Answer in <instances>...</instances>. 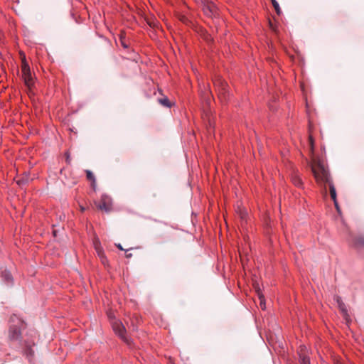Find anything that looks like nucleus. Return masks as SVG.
<instances>
[{"label":"nucleus","instance_id":"f257e3e1","mask_svg":"<svg viewBox=\"0 0 364 364\" xmlns=\"http://www.w3.org/2000/svg\"><path fill=\"white\" fill-rule=\"evenodd\" d=\"M311 168L316 182L320 185L328 184L330 195L333 200H336V188L331 181L329 172L324 164L318 159H312Z\"/></svg>","mask_w":364,"mask_h":364},{"label":"nucleus","instance_id":"f03ea898","mask_svg":"<svg viewBox=\"0 0 364 364\" xmlns=\"http://www.w3.org/2000/svg\"><path fill=\"white\" fill-rule=\"evenodd\" d=\"M203 11L207 16L215 18L219 16V10L215 4L210 0H204L202 1Z\"/></svg>","mask_w":364,"mask_h":364},{"label":"nucleus","instance_id":"7ed1b4c3","mask_svg":"<svg viewBox=\"0 0 364 364\" xmlns=\"http://www.w3.org/2000/svg\"><path fill=\"white\" fill-rule=\"evenodd\" d=\"M21 70L24 83L28 87L29 92H31L32 90V86L33 85V79L30 71V68L25 62H23Z\"/></svg>","mask_w":364,"mask_h":364},{"label":"nucleus","instance_id":"20e7f679","mask_svg":"<svg viewBox=\"0 0 364 364\" xmlns=\"http://www.w3.org/2000/svg\"><path fill=\"white\" fill-rule=\"evenodd\" d=\"M97 208L106 213H109L112 209V202L109 196L102 195L100 203L95 202Z\"/></svg>","mask_w":364,"mask_h":364},{"label":"nucleus","instance_id":"39448f33","mask_svg":"<svg viewBox=\"0 0 364 364\" xmlns=\"http://www.w3.org/2000/svg\"><path fill=\"white\" fill-rule=\"evenodd\" d=\"M214 85L218 92L219 97H223L224 100H226V94L228 92V84L226 82L218 78L214 81Z\"/></svg>","mask_w":364,"mask_h":364},{"label":"nucleus","instance_id":"423d86ee","mask_svg":"<svg viewBox=\"0 0 364 364\" xmlns=\"http://www.w3.org/2000/svg\"><path fill=\"white\" fill-rule=\"evenodd\" d=\"M112 328L114 332L119 335L124 341L127 342V338L124 336L125 328L122 323L119 321H115L112 324Z\"/></svg>","mask_w":364,"mask_h":364},{"label":"nucleus","instance_id":"0eeeda50","mask_svg":"<svg viewBox=\"0 0 364 364\" xmlns=\"http://www.w3.org/2000/svg\"><path fill=\"white\" fill-rule=\"evenodd\" d=\"M334 300L336 301V303L338 304V307L339 308V309L341 311L344 318L346 319H348V310L346 309L345 304L343 302L341 298L339 296H335Z\"/></svg>","mask_w":364,"mask_h":364},{"label":"nucleus","instance_id":"6e6552de","mask_svg":"<svg viewBox=\"0 0 364 364\" xmlns=\"http://www.w3.org/2000/svg\"><path fill=\"white\" fill-rule=\"evenodd\" d=\"M299 355L301 364H310V360L307 355V350L306 346L300 347Z\"/></svg>","mask_w":364,"mask_h":364},{"label":"nucleus","instance_id":"1a4fd4ad","mask_svg":"<svg viewBox=\"0 0 364 364\" xmlns=\"http://www.w3.org/2000/svg\"><path fill=\"white\" fill-rule=\"evenodd\" d=\"M1 279H3L6 282V286L8 288L11 287L14 284L13 277L9 272L5 271L1 274Z\"/></svg>","mask_w":364,"mask_h":364},{"label":"nucleus","instance_id":"9d476101","mask_svg":"<svg viewBox=\"0 0 364 364\" xmlns=\"http://www.w3.org/2000/svg\"><path fill=\"white\" fill-rule=\"evenodd\" d=\"M255 288H256V291H257L258 299L259 300V306L262 310H264L266 309L264 297L263 294H262L259 288H258V287H255Z\"/></svg>","mask_w":364,"mask_h":364},{"label":"nucleus","instance_id":"9b49d317","mask_svg":"<svg viewBox=\"0 0 364 364\" xmlns=\"http://www.w3.org/2000/svg\"><path fill=\"white\" fill-rule=\"evenodd\" d=\"M353 242L357 247H364V235H358L353 238Z\"/></svg>","mask_w":364,"mask_h":364},{"label":"nucleus","instance_id":"f8f14e48","mask_svg":"<svg viewBox=\"0 0 364 364\" xmlns=\"http://www.w3.org/2000/svg\"><path fill=\"white\" fill-rule=\"evenodd\" d=\"M158 102L163 106L166 107H171V105L166 97H164L162 98H159Z\"/></svg>","mask_w":364,"mask_h":364},{"label":"nucleus","instance_id":"ddd939ff","mask_svg":"<svg viewBox=\"0 0 364 364\" xmlns=\"http://www.w3.org/2000/svg\"><path fill=\"white\" fill-rule=\"evenodd\" d=\"M271 1H272V5H273L277 14L279 15L281 14V9L279 7L278 2L276 0H271Z\"/></svg>","mask_w":364,"mask_h":364},{"label":"nucleus","instance_id":"4468645a","mask_svg":"<svg viewBox=\"0 0 364 364\" xmlns=\"http://www.w3.org/2000/svg\"><path fill=\"white\" fill-rule=\"evenodd\" d=\"M86 176H87V178L88 180L92 181L93 183L95 182V176L90 171H89V170L86 171Z\"/></svg>","mask_w":364,"mask_h":364},{"label":"nucleus","instance_id":"2eb2a0df","mask_svg":"<svg viewBox=\"0 0 364 364\" xmlns=\"http://www.w3.org/2000/svg\"><path fill=\"white\" fill-rule=\"evenodd\" d=\"M95 250L99 257H103L105 253L102 247L95 248Z\"/></svg>","mask_w":364,"mask_h":364},{"label":"nucleus","instance_id":"dca6fc26","mask_svg":"<svg viewBox=\"0 0 364 364\" xmlns=\"http://www.w3.org/2000/svg\"><path fill=\"white\" fill-rule=\"evenodd\" d=\"M18 333H19V331H18V329L17 328H15L14 329V332H13V334H12V336H11V338H12L13 339H16V338H18Z\"/></svg>","mask_w":364,"mask_h":364},{"label":"nucleus","instance_id":"f3484780","mask_svg":"<svg viewBox=\"0 0 364 364\" xmlns=\"http://www.w3.org/2000/svg\"><path fill=\"white\" fill-rule=\"evenodd\" d=\"M120 43L124 48H128V45L126 43L125 38L122 35L120 36Z\"/></svg>","mask_w":364,"mask_h":364},{"label":"nucleus","instance_id":"a211bd4d","mask_svg":"<svg viewBox=\"0 0 364 364\" xmlns=\"http://www.w3.org/2000/svg\"><path fill=\"white\" fill-rule=\"evenodd\" d=\"M309 141L311 151L313 152V151H314V139L311 136H309Z\"/></svg>","mask_w":364,"mask_h":364},{"label":"nucleus","instance_id":"6ab92c4d","mask_svg":"<svg viewBox=\"0 0 364 364\" xmlns=\"http://www.w3.org/2000/svg\"><path fill=\"white\" fill-rule=\"evenodd\" d=\"M178 18H179V20L181 21H182L184 23H188V18L185 16H183V15H180Z\"/></svg>","mask_w":364,"mask_h":364},{"label":"nucleus","instance_id":"aec40b11","mask_svg":"<svg viewBox=\"0 0 364 364\" xmlns=\"http://www.w3.org/2000/svg\"><path fill=\"white\" fill-rule=\"evenodd\" d=\"M94 247H95V249L97 248V247H101L100 242L98 239H96L94 241Z\"/></svg>","mask_w":364,"mask_h":364},{"label":"nucleus","instance_id":"412c9836","mask_svg":"<svg viewBox=\"0 0 364 364\" xmlns=\"http://www.w3.org/2000/svg\"><path fill=\"white\" fill-rule=\"evenodd\" d=\"M100 259L103 264L105 265L107 263V259L105 254L103 255V257H100Z\"/></svg>","mask_w":364,"mask_h":364},{"label":"nucleus","instance_id":"4be33fe9","mask_svg":"<svg viewBox=\"0 0 364 364\" xmlns=\"http://www.w3.org/2000/svg\"><path fill=\"white\" fill-rule=\"evenodd\" d=\"M294 183L296 186H300L301 184V181L300 178H294Z\"/></svg>","mask_w":364,"mask_h":364},{"label":"nucleus","instance_id":"5701e85b","mask_svg":"<svg viewBox=\"0 0 364 364\" xmlns=\"http://www.w3.org/2000/svg\"><path fill=\"white\" fill-rule=\"evenodd\" d=\"M334 205H335V207H336V210H338V212H339L340 211V208H339L337 200H336V202H334Z\"/></svg>","mask_w":364,"mask_h":364},{"label":"nucleus","instance_id":"b1692460","mask_svg":"<svg viewBox=\"0 0 364 364\" xmlns=\"http://www.w3.org/2000/svg\"><path fill=\"white\" fill-rule=\"evenodd\" d=\"M65 155H66V160H67V161H68V162H70V155H69V153H68V152H67V153L65 154Z\"/></svg>","mask_w":364,"mask_h":364},{"label":"nucleus","instance_id":"393cba45","mask_svg":"<svg viewBox=\"0 0 364 364\" xmlns=\"http://www.w3.org/2000/svg\"><path fill=\"white\" fill-rule=\"evenodd\" d=\"M117 247H118L119 250H124V249L122 247V246L120 244L117 245Z\"/></svg>","mask_w":364,"mask_h":364},{"label":"nucleus","instance_id":"a878e982","mask_svg":"<svg viewBox=\"0 0 364 364\" xmlns=\"http://www.w3.org/2000/svg\"><path fill=\"white\" fill-rule=\"evenodd\" d=\"M132 257V253L126 254V257L127 258H130Z\"/></svg>","mask_w":364,"mask_h":364},{"label":"nucleus","instance_id":"bb28decb","mask_svg":"<svg viewBox=\"0 0 364 364\" xmlns=\"http://www.w3.org/2000/svg\"><path fill=\"white\" fill-rule=\"evenodd\" d=\"M53 235L55 237V236L57 235V230H53Z\"/></svg>","mask_w":364,"mask_h":364},{"label":"nucleus","instance_id":"cd10ccee","mask_svg":"<svg viewBox=\"0 0 364 364\" xmlns=\"http://www.w3.org/2000/svg\"><path fill=\"white\" fill-rule=\"evenodd\" d=\"M20 182L23 183L25 182V181L24 180H21Z\"/></svg>","mask_w":364,"mask_h":364}]
</instances>
